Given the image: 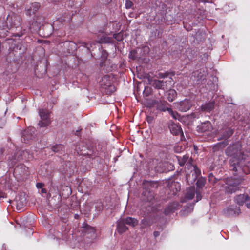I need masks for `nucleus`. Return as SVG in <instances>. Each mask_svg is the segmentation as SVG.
I'll return each mask as SVG.
<instances>
[{
  "mask_svg": "<svg viewBox=\"0 0 250 250\" xmlns=\"http://www.w3.org/2000/svg\"><path fill=\"white\" fill-rule=\"evenodd\" d=\"M241 148V144L237 142L228 147L225 153L231 157L229 164L233 171L248 174L250 173V162L246 161L247 156L243 153Z\"/></svg>",
  "mask_w": 250,
  "mask_h": 250,
  "instance_id": "nucleus-1",
  "label": "nucleus"
},
{
  "mask_svg": "<svg viewBox=\"0 0 250 250\" xmlns=\"http://www.w3.org/2000/svg\"><path fill=\"white\" fill-rule=\"evenodd\" d=\"M178 160L180 166L186 165V168L190 170L189 173L187 171L186 178L188 184H192L194 183L198 177L201 174V171L196 165L192 164L193 160L189 158L188 155H184L182 157H178Z\"/></svg>",
  "mask_w": 250,
  "mask_h": 250,
  "instance_id": "nucleus-2",
  "label": "nucleus"
},
{
  "mask_svg": "<svg viewBox=\"0 0 250 250\" xmlns=\"http://www.w3.org/2000/svg\"><path fill=\"white\" fill-rule=\"evenodd\" d=\"M167 102L165 101H160L158 102L157 107V109L162 111H167L168 113L171 115L172 118L174 119L178 120L182 122L186 118H198L200 113L199 112L193 113L190 115H188L187 117H181V116L176 111H173L171 108L167 106Z\"/></svg>",
  "mask_w": 250,
  "mask_h": 250,
  "instance_id": "nucleus-3",
  "label": "nucleus"
},
{
  "mask_svg": "<svg viewBox=\"0 0 250 250\" xmlns=\"http://www.w3.org/2000/svg\"><path fill=\"white\" fill-rule=\"evenodd\" d=\"M113 77L111 75L104 76L99 82L101 90L107 94H110L115 91V87L113 85Z\"/></svg>",
  "mask_w": 250,
  "mask_h": 250,
  "instance_id": "nucleus-4",
  "label": "nucleus"
},
{
  "mask_svg": "<svg viewBox=\"0 0 250 250\" xmlns=\"http://www.w3.org/2000/svg\"><path fill=\"white\" fill-rule=\"evenodd\" d=\"M223 188L225 193L232 194L238 190V184L232 178H227Z\"/></svg>",
  "mask_w": 250,
  "mask_h": 250,
  "instance_id": "nucleus-5",
  "label": "nucleus"
},
{
  "mask_svg": "<svg viewBox=\"0 0 250 250\" xmlns=\"http://www.w3.org/2000/svg\"><path fill=\"white\" fill-rule=\"evenodd\" d=\"M173 84L172 79L169 78L167 80L165 81L155 79L153 81L152 85L155 88L165 90L170 88Z\"/></svg>",
  "mask_w": 250,
  "mask_h": 250,
  "instance_id": "nucleus-6",
  "label": "nucleus"
},
{
  "mask_svg": "<svg viewBox=\"0 0 250 250\" xmlns=\"http://www.w3.org/2000/svg\"><path fill=\"white\" fill-rule=\"evenodd\" d=\"M192 104L188 99H185L183 101L179 102L173 103V106L175 108L181 112H187L191 107Z\"/></svg>",
  "mask_w": 250,
  "mask_h": 250,
  "instance_id": "nucleus-7",
  "label": "nucleus"
},
{
  "mask_svg": "<svg viewBox=\"0 0 250 250\" xmlns=\"http://www.w3.org/2000/svg\"><path fill=\"white\" fill-rule=\"evenodd\" d=\"M39 114L41 118V125H48L51 123V113L47 109H40ZM38 125H41L39 124Z\"/></svg>",
  "mask_w": 250,
  "mask_h": 250,
  "instance_id": "nucleus-8",
  "label": "nucleus"
},
{
  "mask_svg": "<svg viewBox=\"0 0 250 250\" xmlns=\"http://www.w3.org/2000/svg\"><path fill=\"white\" fill-rule=\"evenodd\" d=\"M95 43H113L114 39L112 37H107L104 35H102L98 39L97 41L90 43H83V45L90 50V47H92V44L95 45Z\"/></svg>",
  "mask_w": 250,
  "mask_h": 250,
  "instance_id": "nucleus-9",
  "label": "nucleus"
},
{
  "mask_svg": "<svg viewBox=\"0 0 250 250\" xmlns=\"http://www.w3.org/2000/svg\"><path fill=\"white\" fill-rule=\"evenodd\" d=\"M240 212L239 208L234 206H230L223 210V213L227 216H233L238 215Z\"/></svg>",
  "mask_w": 250,
  "mask_h": 250,
  "instance_id": "nucleus-10",
  "label": "nucleus"
},
{
  "mask_svg": "<svg viewBox=\"0 0 250 250\" xmlns=\"http://www.w3.org/2000/svg\"><path fill=\"white\" fill-rule=\"evenodd\" d=\"M34 131L35 129L33 127L31 126L27 127L22 133V138L24 140H32L34 137Z\"/></svg>",
  "mask_w": 250,
  "mask_h": 250,
  "instance_id": "nucleus-11",
  "label": "nucleus"
},
{
  "mask_svg": "<svg viewBox=\"0 0 250 250\" xmlns=\"http://www.w3.org/2000/svg\"><path fill=\"white\" fill-rule=\"evenodd\" d=\"M221 131L220 132L221 134V138L218 139H226L227 140L228 138L230 137L233 133L234 130L233 129L228 127L227 126H224L223 128H221Z\"/></svg>",
  "mask_w": 250,
  "mask_h": 250,
  "instance_id": "nucleus-12",
  "label": "nucleus"
},
{
  "mask_svg": "<svg viewBox=\"0 0 250 250\" xmlns=\"http://www.w3.org/2000/svg\"><path fill=\"white\" fill-rule=\"evenodd\" d=\"M236 203L240 206H242L245 203L250 202V194H240L235 198Z\"/></svg>",
  "mask_w": 250,
  "mask_h": 250,
  "instance_id": "nucleus-13",
  "label": "nucleus"
},
{
  "mask_svg": "<svg viewBox=\"0 0 250 250\" xmlns=\"http://www.w3.org/2000/svg\"><path fill=\"white\" fill-rule=\"evenodd\" d=\"M195 189L194 186L190 187L187 188L185 198L181 200L182 203L186 202L187 200H190L193 198L195 196Z\"/></svg>",
  "mask_w": 250,
  "mask_h": 250,
  "instance_id": "nucleus-14",
  "label": "nucleus"
},
{
  "mask_svg": "<svg viewBox=\"0 0 250 250\" xmlns=\"http://www.w3.org/2000/svg\"><path fill=\"white\" fill-rule=\"evenodd\" d=\"M179 204L178 202H172L170 203L165 209L164 213L166 215H168L173 212L175 210L178 208Z\"/></svg>",
  "mask_w": 250,
  "mask_h": 250,
  "instance_id": "nucleus-15",
  "label": "nucleus"
},
{
  "mask_svg": "<svg viewBox=\"0 0 250 250\" xmlns=\"http://www.w3.org/2000/svg\"><path fill=\"white\" fill-rule=\"evenodd\" d=\"M171 133L174 135H180L181 137L184 136L183 132L180 126H168Z\"/></svg>",
  "mask_w": 250,
  "mask_h": 250,
  "instance_id": "nucleus-16",
  "label": "nucleus"
},
{
  "mask_svg": "<svg viewBox=\"0 0 250 250\" xmlns=\"http://www.w3.org/2000/svg\"><path fill=\"white\" fill-rule=\"evenodd\" d=\"M125 224L123 219L118 222L117 229L119 233H122L128 229V228L125 226Z\"/></svg>",
  "mask_w": 250,
  "mask_h": 250,
  "instance_id": "nucleus-17",
  "label": "nucleus"
},
{
  "mask_svg": "<svg viewBox=\"0 0 250 250\" xmlns=\"http://www.w3.org/2000/svg\"><path fill=\"white\" fill-rule=\"evenodd\" d=\"M40 6V5L39 3L35 2L32 3L30 7L26 10V14L31 15L32 14H34L37 11Z\"/></svg>",
  "mask_w": 250,
  "mask_h": 250,
  "instance_id": "nucleus-18",
  "label": "nucleus"
},
{
  "mask_svg": "<svg viewBox=\"0 0 250 250\" xmlns=\"http://www.w3.org/2000/svg\"><path fill=\"white\" fill-rule=\"evenodd\" d=\"M82 143H79L75 148V150L80 155H85L88 154L86 151L87 147L85 146H82Z\"/></svg>",
  "mask_w": 250,
  "mask_h": 250,
  "instance_id": "nucleus-19",
  "label": "nucleus"
},
{
  "mask_svg": "<svg viewBox=\"0 0 250 250\" xmlns=\"http://www.w3.org/2000/svg\"><path fill=\"white\" fill-rule=\"evenodd\" d=\"M158 163V160L157 159H153L152 160V162H150L149 167L151 169H154L156 171L161 172L163 171V169L160 167L158 166H154L155 165L157 164ZM159 164L160 166H161L162 164L161 163H159Z\"/></svg>",
  "mask_w": 250,
  "mask_h": 250,
  "instance_id": "nucleus-20",
  "label": "nucleus"
},
{
  "mask_svg": "<svg viewBox=\"0 0 250 250\" xmlns=\"http://www.w3.org/2000/svg\"><path fill=\"white\" fill-rule=\"evenodd\" d=\"M214 106V103L213 102H211L202 105L201 106V109L203 111L209 112L213 109Z\"/></svg>",
  "mask_w": 250,
  "mask_h": 250,
  "instance_id": "nucleus-21",
  "label": "nucleus"
},
{
  "mask_svg": "<svg viewBox=\"0 0 250 250\" xmlns=\"http://www.w3.org/2000/svg\"><path fill=\"white\" fill-rule=\"evenodd\" d=\"M52 150L55 153L62 154L64 152V146L62 145L58 144L52 146Z\"/></svg>",
  "mask_w": 250,
  "mask_h": 250,
  "instance_id": "nucleus-22",
  "label": "nucleus"
},
{
  "mask_svg": "<svg viewBox=\"0 0 250 250\" xmlns=\"http://www.w3.org/2000/svg\"><path fill=\"white\" fill-rule=\"evenodd\" d=\"M125 224L128 225L129 226L134 227L137 225L138 223V221L134 218L132 217H127L126 218L123 219Z\"/></svg>",
  "mask_w": 250,
  "mask_h": 250,
  "instance_id": "nucleus-23",
  "label": "nucleus"
},
{
  "mask_svg": "<svg viewBox=\"0 0 250 250\" xmlns=\"http://www.w3.org/2000/svg\"><path fill=\"white\" fill-rule=\"evenodd\" d=\"M229 143L228 140L224 139V141L219 142L215 145L213 147L214 150H218L224 148Z\"/></svg>",
  "mask_w": 250,
  "mask_h": 250,
  "instance_id": "nucleus-24",
  "label": "nucleus"
},
{
  "mask_svg": "<svg viewBox=\"0 0 250 250\" xmlns=\"http://www.w3.org/2000/svg\"><path fill=\"white\" fill-rule=\"evenodd\" d=\"M177 97V92L174 89H169L167 91V99L169 101L172 102Z\"/></svg>",
  "mask_w": 250,
  "mask_h": 250,
  "instance_id": "nucleus-25",
  "label": "nucleus"
},
{
  "mask_svg": "<svg viewBox=\"0 0 250 250\" xmlns=\"http://www.w3.org/2000/svg\"><path fill=\"white\" fill-rule=\"evenodd\" d=\"M206 180L203 177H200L196 182V186L198 188H202L205 184Z\"/></svg>",
  "mask_w": 250,
  "mask_h": 250,
  "instance_id": "nucleus-26",
  "label": "nucleus"
},
{
  "mask_svg": "<svg viewBox=\"0 0 250 250\" xmlns=\"http://www.w3.org/2000/svg\"><path fill=\"white\" fill-rule=\"evenodd\" d=\"M113 38L116 40L117 41L120 42L123 39V34L121 33L114 34L113 35Z\"/></svg>",
  "mask_w": 250,
  "mask_h": 250,
  "instance_id": "nucleus-27",
  "label": "nucleus"
},
{
  "mask_svg": "<svg viewBox=\"0 0 250 250\" xmlns=\"http://www.w3.org/2000/svg\"><path fill=\"white\" fill-rule=\"evenodd\" d=\"M192 76H194L195 78L197 77V80H199L200 79H202L204 78V75L201 74V73H199L198 71L193 72L192 73Z\"/></svg>",
  "mask_w": 250,
  "mask_h": 250,
  "instance_id": "nucleus-28",
  "label": "nucleus"
},
{
  "mask_svg": "<svg viewBox=\"0 0 250 250\" xmlns=\"http://www.w3.org/2000/svg\"><path fill=\"white\" fill-rule=\"evenodd\" d=\"M141 224L142 225V227L143 228H145L147 226H149L151 225L149 222L146 219H143L141 220Z\"/></svg>",
  "mask_w": 250,
  "mask_h": 250,
  "instance_id": "nucleus-29",
  "label": "nucleus"
},
{
  "mask_svg": "<svg viewBox=\"0 0 250 250\" xmlns=\"http://www.w3.org/2000/svg\"><path fill=\"white\" fill-rule=\"evenodd\" d=\"M168 75V72L159 73L157 77L160 79L164 78L167 77Z\"/></svg>",
  "mask_w": 250,
  "mask_h": 250,
  "instance_id": "nucleus-30",
  "label": "nucleus"
},
{
  "mask_svg": "<svg viewBox=\"0 0 250 250\" xmlns=\"http://www.w3.org/2000/svg\"><path fill=\"white\" fill-rule=\"evenodd\" d=\"M132 2L130 0H125V8L126 9H129L131 7V6H132Z\"/></svg>",
  "mask_w": 250,
  "mask_h": 250,
  "instance_id": "nucleus-31",
  "label": "nucleus"
},
{
  "mask_svg": "<svg viewBox=\"0 0 250 250\" xmlns=\"http://www.w3.org/2000/svg\"><path fill=\"white\" fill-rule=\"evenodd\" d=\"M195 203H193V204H190L189 205V207H188L185 209V210L187 211L188 212H191L193 209V207Z\"/></svg>",
  "mask_w": 250,
  "mask_h": 250,
  "instance_id": "nucleus-32",
  "label": "nucleus"
},
{
  "mask_svg": "<svg viewBox=\"0 0 250 250\" xmlns=\"http://www.w3.org/2000/svg\"><path fill=\"white\" fill-rule=\"evenodd\" d=\"M201 199V195L200 193L199 192L196 191V202H197L198 201H199Z\"/></svg>",
  "mask_w": 250,
  "mask_h": 250,
  "instance_id": "nucleus-33",
  "label": "nucleus"
},
{
  "mask_svg": "<svg viewBox=\"0 0 250 250\" xmlns=\"http://www.w3.org/2000/svg\"><path fill=\"white\" fill-rule=\"evenodd\" d=\"M44 184L42 183H37L36 184V187L38 188H42Z\"/></svg>",
  "mask_w": 250,
  "mask_h": 250,
  "instance_id": "nucleus-34",
  "label": "nucleus"
},
{
  "mask_svg": "<svg viewBox=\"0 0 250 250\" xmlns=\"http://www.w3.org/2000/svg\"><path fill=\"white\" fill-rule=\"evenodd\" d=\"M153 119V118L151 117L148 116L146 117V120L148 124H152Z\"/></svg>",
  "mask_w": 250,
  "mask_h": 250,
  "instance_id": "nucleus-35",
  "label": "nucleus"
},
{
  "mask_svg": "<svg viewBox=\"0 0 250 250\" xmlns=\"http://www.w3.org/2000/svg\"><path fill=\"white\" fill-rule=\"evenodd\" d=\"M211 178H214V177L212 173H210L208 175V180L209 182H211Z\"/></svg>",
  "mask_w": 250,
  "mask_h": 250,
  "instance_id": "nucleus-36",
  "label": "nucleus"
},
{
  "mask_svg": "<svg viewBox=\"0 0 250 250\" xmlns=\"http://www.w3.org/2000/svg\"><path fill=\"white\" fill-rule=\"evenodd\" d=\"M153 235H154V237L156 238V237H158V236H159L160 232L159 231H155L154 232Z\"/></svg>",
  "mask_w": 250,
  "mask_h": 250,
  "instance_id": "nucleus-37",
  "label": "nucleus"
},
{
  "mask_svg": "<svg viewBox=\"0 0 250 250\" xmlns=\"http://www.w3.org/2000/svg\"><path fill=\"white\" fill-rule=\"evenodd\" d=\"M58 22V21L57 20L56 21H54L53 23V24L51 25L52 26V28L53 29H55V28L56 27V25L57 24V23Z\"/></svg>",
  "mask_w": 250,
  "mask_h": 250,
  "instance_id": "nucleus-38",
  "label": "nucleus"
},
{
  "mask_svg": "<svg viewBox=\"0 0 250 250\" xmlns=\"http://www.w3.org/2000/svg\"><path fill=\"white\" fill-rule=\"evenodd\" d=\"M131 54H130V57H131L133 59H135L136 57L134 56V53H135L134 51H132L130 52Z\"/></svg>",
  "mask_w": 250,
  "mask_h": 250,
  "instance_id": "nucleus-39",
  "label": "nucleus"
},
{
  "mask_svg": "<svg viewBox=\"0 0 250 250\" xmlns=\"http://www.w3.org/2000/svg\"><path fill=\"white\" fill-rule=\"evenodd\" d=\"M16 161L17 160L16 159V158L14 157V158L13 159V160L11 161V165L12 166L14 164H15L16 163Z\"/></svg>",
  "mask_w": 250,
  "mask_h": 250,
  "instance_id": "nucleus-40",
  "label": "nucleus"
},
{
  "mask_svg": "<svg viewBox=\"0 0 250 250\" xmlns=\"http://www.w3.org/2000/svg\"><path fill=\"white\" fill-rule=\"evenodd\" d=\"M102 55L104 56V57H107V52L105 51H103L102 52Z\"/></svg>",
  "mask_w": 250,
  "mask_h": 250,
  "instance_id": "nucleus-41",
  "label": "nucleus"
},
{
  "mask_svg": "<svg viewBox=\"0 0 250 250\" xmlns=\"http://www.w3.org/2000/svg\"><path fill=\"white\" fill-rule=\"evenodd\" d=\"M196 1H199V2H208V0H195Z\"/></svg>",
  "mask_w": 250,
  "mask_h": 250,
  "instance_id": "nucleus-42",
  "label": "nucleus"
},
{
  "mask_svg": "<svg viewBox=\"0 0 250 250\" xmlns=\"http://www.w3.org/2000/svg\"><path fill=\"white\" fill-rule=\"evenodd\" d=\"M217 182V180L216 179V178L214 177V178H211V182H210V183H215Z\"/></svg>",
  "mask_w": 250,
  "mask_h": 250,
  "instance_id": "nucleus-43",
  "label": "nucleus"
},
{
  "mask_svg": "<svg viewBox=\"0 0 250 250\" xmlns=\"http://www.w3.org/2000/svg\"><path fill=\"white\" fill-rule=\"evenodd\" d=\"M245 203L246 204L247 207L248 208H250V202H246Z\"/></svg>",
  "mask_w": 250,
  "mask_h": 250,
  "instance_id": "nucleus-44",
  "label": "nucleus"
},
{
  "mask_svg": "<svg viewBox=\"0 0 250 250\" xmlns=\"http://www.w3.org/2000/svg\"><path fill=\"white\" fill-rule=\"evenodd\" d=\"M4 194L0 191V198H4Z\"/></svg>",
  "mask_w": 250,
  "mask_h": 250,
  "instance_id": "nucleus-45",
  "label": "nucleus"
},
{
  "mask_svg": "<svg viewBox=\"0 0 250 250\" xmlns=\"http://www.w3.org/2000/svg\"><path fill=\"white\" fill-rule=\"evenodd\" d=\"M143 184L144 186H145L146 185H150V183L148 181H146V182H145L143 183Z\"/></svg>",
  "mask_w": 250,
  "mask_h": 250,
  "instance_id": "nucleus-46",
  "label": "nucleus"
},
{
  "mask_svg": "<svg viewBox=\"0 0 250 250\" xmlns=\"http://www.w3.org/2000/svg\"><path fill=\"white\" fill-rule=\"evenodd\" d=\"M41 192L42 193H46V190L45 189V188H42V190H41Z\"/></svg>",
  "mask_w": 250,
  "mask_h": 250,
  "instance_id": "nucleus-47",
  "label": "nucleus"
},
{
  "mask_svg": "<svg viewBox=\"0 0 250 250\" xmlns=\"http://www.w3.org/2000/svg\"><path fill=\"white\" fill-rule=\"evenodd\" d=\"M19 169V167H17L16 168H15V172L17 171Z\"/></svg>",
  "mask_w": 250,
  "mask_h": 250,
  "instance_id": "nucleus-48",
  "label": "nucleus"
},
{
  "mask_svg": "<svg viewBox=\"0 0 250 250\" xmlns=\"http://www.w3.org/2000/svg\"><path fill=\"white\" fill-rule=\"evenodd\" d=\"M111 1V0H106V1H105V2L106 3H109V2L110 1Z\"/></svg>",
  "mask_w": 250,
  "mask_h": 250,
  "instance_id": "nucleus-49",
  "label": "nucleus"
},
{
  "mask_svg": "<svg viewBox=\"0 0 250 250\" xmlns=\"http://www.w3.org/2000/svg\"><path fill=\"white\" fill-rule=\"evenodd\" d=\"M76 135H78V131H76Z\"/></svg>",
  "mask_w": 250,
  "mask_h": 250,
  "instance_id": "nucleus-50",
  "label": "nucleus"
},
{
  "mask_svg": "<svg viewBox=\"0 0 250 250\" xmlns=\"http://www.w3.org/2000/svg\"><path fill=\"white\" fill-rule=\"evenodd\" d=\"M25 153H27V151H23V154H25Z\"/></svg>",
  "mask_w": 250,
  "mask_h": 250,
  "instance_id": "nucleus-51",
  "label": "nucleus"
},
{
  "mask_svg": "<svg viewBox=\"0 0 250 250\" xmlns=\"http://www.w3.org/2000/svg\"><path fill=\"white\" fill-rule=\"evenodd\" d=\"M180 188H176V190H180Z\"/></svg>",
  "mask_w": 250,
  "mask_h": 250,
  "instance_id": "nucleus-52",
  "label": "nucleus"
},
{
  "mask_svg": "<svg viewBox=\"0 0 250 250\" xmlns=\"http://www.w3.org/2000/svg\"><path fill=\"white\" fill-rule=\"evenodd\" d=\"M204 55L206 57H207V54H204Z\"/></svg>",
  "mask_w": 250,
  "mask_h": 250,
  "instance_id": "nucleus-53",
  "label": "nucleus"
},
{
  "mask_svg": "<svg viewBox=\"0 0 250 250\" xmlns=\"http://www.w3.org/2000/svg\"><path fill=\"white\" fill-rule=\"evenodd\" d=\"M19 206H20V205H19L18 203H17V207H18Z\"/></svg>",
  "mask_w": 250,
  "mask_h": 250,
  "instance_id": "nucleus-54",
  "label": "nucleus"
},
{
  "mask_svg": "<svg viewBox=\"0 0 250 250\" xmlns=\"http://www.w3.org/2000/svg\"><path fill=\"white\" fill-rule=\"evenodd\" d=\"M187 57L189 58V56L187 54Z\"/></svg>",
  "mask_w": 250,
  "mask_h": 250,
  "instance_id": "nucleus-55",
  "label": "nucleus"
},
{
  "mask_svg": "<svg viewBox=\"0 0 250 250\" xmlns=\"http://www.w3.org/2000/svg\"><path fill=\"white\" fill-rule=\"evenodd\" d=\"M20 159H21L20 158H18L17 160H20Z\"/></svg>",
  "mask_w": 250,
  "mask_h": 250,
  "instance_id": "nucleus-56",
  "label": "nucleus"
},
{
  "mask_svg": "<svg viewBox=\"0 0 250 250\" xmlns=\"http://www.w3.org/2000/svg\"><path fill=\"white\" fill-rule=\"evenodd\" d=\"M84 181H83L82 182V184H83V183H84Z\"/></svg>",
  "mask_w": 250,
  "mask_h": 250,
  "instance_id": "nucleus-57",
  "label": "nucleus"
}]
</instances>
